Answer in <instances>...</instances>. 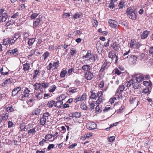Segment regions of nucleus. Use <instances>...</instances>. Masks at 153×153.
Listing matches in <instances>:
<instances>
[{
	"label": "nucleus",
	"instance_id": "obj_1",
	"mask_svg": "<svg viewBox=\"0 0 153 153\" xmlns=\"http://www.w3.org/2000/svg\"><path fill=\"white\" fill-rule=\"evenodd\" d=\"M116 54L117 52L114 50L110 51L108 54V58L111 59L115 64H117L118 59V57Z\"/></svg>",
	"mask_w": 153,
	"mask_h": 153
},
{
	"label": "nucleus",
	"instance_id": "obj_2",
	"mask_svg": "<svg viewBox=\"0 0 153 153\" xmlns=\"http://www.w3.org/2000/svg\"><path fill=\"white\" fill-rule=\"evenodd\" d=\"M18 50L17 48H15L13 49L10 50L8 51L6 53L7 55H9L10 54H13L15 56H16L18 55Z\"/></svg>",
	"mask_w": 153,
	"mask_h": 153
},
{
	"label": "nucleus",
	"instance_id": "obj_3",
	"mask_svg": "<svg viewBox=\"0 0 153 153\" xmlns=\"http://www.w3.org/2000/svg\"><path fill=\"white\" fill-rule=\"evenodd\" d=\"M87 128L90 130H93L97 128V125L94 122H92L88 123L87 126Z\"/></svg>",
	"mask_w": 153,
	"mask_h": 153
},
{
	"label": "nucleus",
	"instance_id": "obj_4",
	"mask_svg": "<svg viewBox=\"0 0 153 153\" xmlns=\"http://www.w3.org/2000/svg\"><path fill=\"white\" fill-rule=\"evenodd\" d=\"M94 76L92 73L90 71L86 72L85 74V77L87 79L91 80L92 78H93Z\"/></svg>",
	"mask_w": 153,
	"mask_h": 153
},
{
	"label": "nucleus",
	"instance_id": "obj_5",
	"mask_svg": "<svg viewBox=\"0 0 153 153\" xmlns=\"http://www.w3.org/2000/svg\"><path fill=\"white\" fill-rule=\"evenodd\" d=\"M111 46L114 51H118L120 48L119 45L116 42H113Z\"/></svg>",
	"mask_w": 153,
	"mask_h": 153
},
{
	"label": "nucleus",
	"instance_id": "obj_6",
	"mask_svg": "<svg viewBox=\"0 0 153 153\" xmlns=\"http://www.w3.org/2000/svg\"><path fill=\"white\" fill-rule=\"evenodd\" d=\"M108 23L110 26L113 28H116L118 24L117 22L115 21L109 19L108 21Z\"/></svg>",
	"mask_w": 153,
	"mask_h": 153
},
{
	"label": "nucleus",
	"instance_id": "obj_7",
	"mask_svg": "<svg viewBox=\"0 0 153 153\" xmlns=\"http://www.w3.org/2000/svg\"><path fill=\"white\" fill-rule=\"evenodd\" d=\"M150 32L147 30L144 31L141 34V39H144L146 38L149 36Z\"/></svg>",
	"mask_w": 153,
	"mask_h": 153
},
{
	"label": "nucleus",
	"instance_id": "obj_8",
	"mask_svg": "<svg viewBox=\"0 0 153 153\" xmlns=\"http://www.w3.org/2000/svg\"><path fill=\"white\" fill-rule=\"evenodd\" d=\"M137 58L138 57H137L135 55H130L127 56V57H126V58L125 59H132V60H133L132 63H133V64H135L137 62Z\"/></svg>",
	"mask_w": 153,
	"mask_h": 153
},
{
	"label": "nucleus",
	"instance_id": "obj_9",
	"mask_svg": "<svg viewBox=\"0 0 153 153\" xmlns=\"http://www.w3.org/2000/svg\"><path fill=\"white\" fill-rule=\"evenodd\" d=\"M134 76L135 77V79L137 82H140L143 80L144 77L142 75L135 74Z\"/></svg>",
	"mask_w": 153,
	"mask_h": 153
},
{
	"label": "nucleus",
	"instance_id": "obj_10",
	"mask_svg": "<svg viewBox=\"0 0 153 153\" xmlns=\"http://www.w3.org/2000/svg\"><path fill=\"white\" fill-rule=\"evenodd\" d=\"M69 116L73 118H79L81 117L82 115L80 113L77 112L71 113L69 114Z\"/></svg>",
	"mask_w": 153,
	"mask_h": 153
},
{
	"label": "nucleus",
	"instance_id": "obj_11",
	"mask_svg": "<svg viewBox=\"0 0 153 153\" xmlns=\"http://www.w3.org/2000/svg\"><path fill=\"white\" fill-rule=\"evenodd\" d=\"M21 88L19 86L16 88H14L12 92V95L14 96L16 95L21 90Z\"/></svg>",
	"mask_w": 153,
	"mask_h": 153
},
{
	"label": "nucleus",
	"instance_id": "obj_12",
	"mask_svg": "<svg viewBox=\"0 0 153 153\" xmlns=\"http://www.w3.org/2000/svg\"><path fill=\"white\" fill-rule=\"evenodd\" d=\"M9 70L6 67H2L0 70V74L3 75H7L8 73Z\"/></svg>",
	"mask_w": 153,
	"mask_h": 153
},
{
	"label": "nucleus",
	"instance_id": "obj_13",
	"mask_svg": "<svg viewBox=\"0 0 153 153\" xmlns=\"http://www.w3.org/2000/svg\"><path fill=\"white\" fill-rule=\"evenodd\" d=\"M30 92V91L29 90L28 88H26L23 92L24 94H21L22 97L24 98L28 97Z\"/></svg>",
	"mask_w": 153,
	"mask_h": 153
},
{
	"label": "nucleus",
	"instance_id": "obj_14",
	"mask_svg": "<svg viewBox=\"0 0 153 153\" xmlns=\"http://www.w3.org/2000/svg\"><path fill=\"white\" fill-rule=\"evenodd\" d=\"M82 69L85 71L88 72L91 69V68L90 65H85L82 66Z\"/></svg>",
	"mask_w": 153,
	"mask_h": 153
},
{
	"label": "nucleus",
	"instance_id": "obj_15",
	"mask_svg": "<svg viewBox=\"0 0 153 153\" xmlns=\"http://www.w3.org/2000/svg\"><path fill=\"white\" fill-rule=\"evenodd\" d=\"M8 17V15L6 13H3L0 16V21L1 22H5Z\"/></svg>",
	"mask_w": 153,
	"mask_h": 153
},
{
	"label": "nucleus",
	"instance_id": "obj_16",
	"mask_svg": "<svg viewBox=\"0 0 153 153\" xmlns=\"http://www.w3.org/2000/svg\"><path fill=\"white\" fill-rule=\"evenodd\" d=\"M137 13L136 11L135 10L131 14L129 15V17L131 19L133 20H135L137 18Z\"/></svg>",
	"mask_w": 153,
	"mask_h": 153
},
{
	"label": "nucleus",
	"instance_id": "obj_17",
	"mask_svg": "<svg viewBox=\"0 0 153 153\" xmlns=\"http://www.w3.org/2000/svg\"><path fill=\"white\" fill-rule=\"evenodd\" d=\"M9 114L8 113L6 112H4L1 116V119L3 120H6L9 117Z\"/></svg>",
	"mask_w": 153,
	"mask_h": 153
},
{
	"label": "nucleus",
	"instance_id": "obj_18",
	"mask_svg": "<svg viewBox=\"0 0 153 153\" xmlns=\"http://www.w3.org/2000/svg\"><path fill=\"white\" fill-rule=\"evenodd\" d=\"M107 63L106 62H104L102 65L100 72H105V70L107 69Z\"/></svg>",
	"mask_w": 153,
	"mask_h": 153
},
{
	"label": "nucleus",
	"instance_id": "obj_19",
	"mask_svg": "<svg viewBox=\"0 0 153 153\" xmlns=\"http://www.w3.org/2000/svg\"><path fill=\"white\" fill-rule=\"evenodd\" d=\"M135 10V8L133 7H129L127 8L126 10V13L129 16L131 14V13Z\"/></svg>",
	"mask_w": 153,
	"mask_h": 153
},
{
	"label": "nucleus",
	"instance_id": "obj_20",
	"mask_svg": "<svg viewBox=\"0 0 153 153\" xmlns=\"http://www.w3.org/2000/svg\"><path fill=\"white\" fill-rule=\"evenodd\" d=\"M40 18L36 19L34 21L33 25V26L36 27L39 24L40 22L41 21Z\"/></svg>",
	"mask_w": 153,
	"mask_h": 153
},
{
	"label": "nucleus",
	"instance_id": "obj_21",
	"mask_svg": "<svg viewBox=\"0 0 153 153\" xmlns=\"http://www.w3.org/2000/svg\"><path fill=\"white\" fill-rule=\"evenodd\" d=\"M63 104V101H57L56 102H55L54 106L58 108H60L62 107V105Z\"/></svg>",
	"mask_w": 153,
	"mask_h": 153
},
{
	"label": "nucleus",
	"instance_id": "obj_22",
	"mask_svg": "<svg viewBox=\"0 0 153 153\" xmlns=\"http://www.w3.org/2000/svg\"><path fill=\"white\" fill-rule=\"evenodd\" d=\"M41 110L39 108H36L33 110L32 112V114L33 115H38L40 113Z\"/></svg>",
	"mask_w": 153,
	"mask_h": 153
},
{
	"label": "nucleus",
	"instance_id": "obj_23",
	"mask_svg": "<svg viewBox=\"0 0 153 153\" xmlns=\"http://www.w3.org/2000/svg\"><path fill=\"white\" fill-rule=\"evenodd\" d=\"M55 101L53 100L49 101L48 102L47 105L49 108H51L53 107L54 105H55Z\"/></svg>",
	"mask_w": 153,
	"mask_h": 153
},
{
	"label": "nucleus",
	"instance_id": "obj_24",
	"mask_svg": "<svg viewBox=\"0 0 153 153\" xmlns=\"http://www.w3.org/2000/svg\"><path fill=\"white\" fill-rule=\"evenodd\" d=\"M125 87V86H124V85H120L119 86V88H118L117 91V92L118 93H119V92L122 93L124 90Z\"/></svg>",
	"mask_w": 153,
	"mask_h": 153
},
{
	"label": "nucleus",
	"instance_id": "obj_25",
	"mask_svg": "<svg viewBox=\"0 0 153 153\" xmlns=\"http://www.w3.org/2000/svg\"><path fill=\"white\" fill-rule=\"evenodd\" d=\"M140 84L139 83V82H133V84L132 86L133 88L135 89H138L140 88Z\"/></svg>",
	"mask_w": 153,
	"mask_h": 153
},
{
	"label": "nucleus",
	"instance_id": "obj_26",
	"mask_svg": "<svg viewBox=\"0 0 153 153\" xmlns=\"http://www.w3.org/2000/svg\"><path fill=\"white\" fill-rule=\"evenodd\" d=\"M50 117V114L48 112H45L43 113V117L46 118V120H47V122H49V121L48 120V118Z\"/></svg>",
	"mask_w": 153,
	"mask_h": 153
},
{
	"label": "nucleus",
	"instance_id": "obj_27",
	"mask_svg": "<svg viewBox=\"0 0 153 153\" xmlns=\"http://www.w3.org/2000/svg\"><path fill=\"white\" fill-rule=\"evenodd\" d=\"M35 41V39L34 38H30L29 39L27 42L29 46L32 45L34 42Z\"/></svg>",
	"mask_w": 153,
	"mask_h": 153
},
{
	"label": "nucleus",
	"instance_id": "obj_28",
	"mask_svg": "<svg viewBox=\"0 0 153 153\" xmlns=\"http://www.w3.org/2000/svg\"><path fill=\"white\" fill-rule=\"evenodd\" d=\"M66 98V96L64 94H62L56 99L57 101H62Z\"/></svg>",
	"mask_w": 153,
	"mask_h": 153
},
{
	"label": "nucleus",
	"instance_id": "obj_29",
	"mask_svg": "<svg viewBox=\"0 0 153 153\" xmlns=\"http://www.w3.org/2000/svg\"><path fill=\"white\" fill-rule=\"evenodd\" d=\"M30 67V65L28 63H27L23 65V69L25 71H26L29 70Z\"/></svg>",
	"mask_w": 153,
	"mask_h": 153
},
{
	"label": "nucleus",
	"instance_id": "obj_30",
	"mask_svg": "<svg viewBox=\"0 0 153 153\" xmlns=\"http://www.w3.org/2000/svg\"><path fill=\"white\" fill-rule=\"evenodd\" d=\"M47 120L44 117H42L40 119V125L42 126L44 125L46 123Z\"/></svg>",
	"mask_w": 153,
	"mask_h": 153
},
{
	"label": "nucleus",
	"instance_id": "obj_31",
	"mask_svg": "<svg viewBox=\"0 0 153 153\" xmlns=\"http://www.w3.org/2000/svg\"><path fill=\"white\" fill-rule=\"evenodd\" d=\"M95 57L94 55H93L89 59H86V61H90V62H94L95 61Z\"/></svg>",
	"mask_w": 153,
	"mask_h": 153
},
{
	"label": "nucleus",
	"instance_id": "obj_32",
	"mask_svg": "<svg viewBox=\"0 0 153 153\" xmlns=\"http://www.w3.org/2000/svg\"><path fill=\"white\" fill-rule=\"evenodd\" d=\"M56 88V86L55 85H53L51 86L49 89V91L50 92H53Z\"/></svg>",
	"mask_w": 153,
	"mask_h": 153
},
{
	"label": "nucleus",
	"instance_id": "obj_33",
	"mask_svg": "<svg viewBox=\"0 0 153 153\" xmlns=\"http://www.w3.org/2000/svg\"><path fill=\"white\" fill-rule=\"evenodd\" d=\"M91 55V52L90 51H88L86 55L82 56V59L89 58Z\"/></svg>",
	"mask_w": 153,
	"mask_h": 153
},
{
	"label": "nucleus",
	"instance_id": "obj_34",
	"mask_svg": "<svg viewBox=\"0 0 153 153\" xmlns=\"http://www.w3.org/2000/svg\"><path fill=\"white\" fill-rule=\"evenodd\" d=\"M8 44H9V39H4L2 45H6Z\"/></svg>",
	"mask_w": 153,
	"mask_h": 153
},
{
	"label": "nucleus",
	"instance_id": "obj_35",
	"mask_svg": "<svg viewBox=\"0 0 153 153\" xmlns=\"http://www.w3.org/2000/svg\"><path fill=\"white\" fill-rule=\"evenodd\" d=\"M115 96L117 97V98L118 99H122L123 97L122 93L119 92V93H117V92L116 91V92Z\"/></svg>",
	"mask_w": 153,
	"mask_h": 153
},
{
	"label": "nucleus",
	"instance_id": "obj_36",
	"mask_svg": "<svg viewBox=\"0 0 153 153\" xmlns=\"http://www.w3.org/2000/svg\"><path fill=\"white\" fill-rule=\"evenodd\" d=\"M70 53L71 56H73L76 53V50L74 48H72L70 49Z\"/></svg>",
	"mask_w": 153,
	"mask_h": 153
},
{
	"label": "nucleus",
	"instance_id": "obj_37",
	"mask_svg": "<svg viewBox=\"0 0 153 153\" xmlns=\"http://www.w3.org/2000/svg\"><path fill=\"white\" fill-rule=\"evenodd\" d=\"M134 82V80L133 79H131L129 81H128L127 84L126 85L127 87H130L131 85L132 86L133 82Z\"/></svg>",
	"mask_w": 153,
	"mask_h": 153
},
{
	"label": "nucleus",
	"instance_id": "obj_38",
	"mask_svg": "<svg viewBox=\"0 0 153 153\" xmlns=\"http://www.w3.org/2000/svg\"><path fill=\"white\" fill-rule=\"evenodd\" d=\"M50 55V53L48 51H46L43 55L44 59L45 60L46 58Z\"/></svg>",
	"mask_w": 153,
	"mask_h": 153
},
{
	"label": "nucleus",
	"instance_id": "obj_39",
	"mask_svg": "<svg viewBox=\"0 0 153 153\" xmlns=\"http://www.w3.org/2000/svg\"><path fill=\"white\" fill-rule=\"evenodd\" d=\"M40 72L39 71L36 70L34 71L33 79H34L38 75H39Z\"/></svg>",
	"mask_w": 153,
	"mask_h": 153
},
{
	"label": "nucleus",
	"instance_id": "obj_40",
	"mask_svg": "<svg viewBox=\"0 0 153 153\" xmlns=\"http://www.w3.org/2000/svg\"><path fill=\"white\" fill-rule=\"evenodd\" d=\"M79 91V88H74V89L70 90L69 91V93L70 94H71V93H73L76 92L77 91Z\"/></svg>",
	"mask_w": 153,
	"mask_h": 153
},
{
	"label": "nucleus",
	"instance_id": "obj_41",
	"mask_svg": "<svg viewBox=\"0 0 153 153\" xmlns=\"http://www.w3.org/2000/svg\"><path fill=\"white\" fill-rule=\"evenodd\" d=\"M80 16L81 14L77 12L74 14V15L73 16L74 19V20H75L77 18H80Z\"/></svg>",
	"mask_w": 153,
	"mask_h": 153
},
{
	"label": "nucleus",
	"instance_id": "obj_42",
	"mask_svg": "<svg viewBox=\"0 0 153 153\" xmlns=\"http://www.w3.org/2000/svg\"><path fill=\"white\" fill-rule=\"evenodd\" d=\"M35 129L36 128H34L32 129H30L28 131V133L29 134H35L36 132Z\"/></svg>",
	"mask_w": 153,
	"mask_h": 153
},
{
	"label": "nucleus",
	"instance_id": "obj_43",
	"mask_svg": "<svg viewBox=\"0 0 153 153\" xmlns=\"http://www.w3.org/2000/svg\"><path fill=\"white\" fill-rule=\"evenodd\" d=\"M42 87L45 88H46L49 86V83L48 82H43L42 84Z\"/></svg>",
	"mask_w": 153,
	"mask_h": 153
},
{
	"label": "nucleus",
	"instance_id": "obj_44",
	"mask_svg": "<svg viewBox=\"0 0 153 153\" xmlns=\"http://www.w3.org/2000/svg\"><path fill=\"white\" fill-rule=\"evenodd\" d=\"M41 84L40 83H36L34 85V87L35 90L39 89L41 86Z\"/></svg>",
	"mask_w": 153,
	"mask_h": 153
},
{
	"label": "nucleus",
	"instance_id": "obj_45",
	"mask_svg": "<svg viewBox=\"0 0 153 153\" xmlns=\"http://www.w3.org/2000/svg\"><path fill=\"white\" fill-rule=\"evenodd\" d=\"M67 71L66 70H63L60 73V76L61 77H64L65 74H67Z\"/></svg>",
	"mask_w": 153,
	"mask_h": 153
},
{
	"label": "nucleus",
	"instance_id": "obj_46",
	"mask_svg": "<svg viewBox=\"0 0 153 153\" xmlns=\"http://www.w3.org/2000/svg\"><path fill=\"white\" fill-rule=\"evenodd\" d=\"M6 110L7 112H9L13 111H14V109L13 108L12 106L11 105L7 107V108Z\"/></svg>",
	"mask_w": 153,
	"mask_h": 153
},
{
	"label": "nucleus",
	"instance_id": "obj_47",
	"mask_svg": "<svg viewBox=\"0 0 153 153\" xmlns=\"http://www.w3.org/2000/svg\"><path fill=\"white\" fill-rule=\"evenodd\" d=\"M86 97V94L85 93H83L82 95L81 96V97H80V100L81 101H82L84 100H85V98Z\"/></svg>",
	"mask_w": 153,
	"mask_h": 153
},
{
	"label": "nucleus",
	"instance_id": "obj_48",
	"mask_svg": "<svg viewBox=\"0 0 153 153\" xmlns=\"http://www.w3.org/2000/svg\"><path fill=\"white\" fill-rule=\"evenodd\" d=\"M145 57V55L144 53H141L138 56V58L141 60L144 59Z\"/></svg>",
	"mask_w": 153,
	"mask_h": 153
},
{
	"label": "nucleus",
	"instance_id": "obj_49",
	"mask_svg": "<svg viewBox=\"0 0 153 153\" xmlns=\"http://www.w3.org/2000/svg\"><path fill=\"white\" fill-rule=\"evenodd\" d=\"M91 95L90 98L92 99H96L97 98V96L95 94V93L93 91L91 92Z\"/></svg>",
	"mask_w": 153,
	"mask_h": 153
},
{
	"label": "nucleus",
	"instance_id": "obj_50",
	"mask_svg": "<svg viewBox=\"0 0 153 153\" xmlns=\"http://www.w3.org/2000/svg\"><path fill=\"white\" fill-rule=\"evenodd\" d=\"M124 1H121L120 2L118 5L119 9L123 8L124 6Z\"/></svg>",
	"mask_w": 153,
	"mask_h": 153
},
{
	"label": "nucleus",
	"instance_id": "obj_51",
	"mask_svg": "<svg viewBox=\"0 0 153 153\" xmlns=\"http://www.w3.org/2000/svg\"><path fill=\"white\" fill-rule=\"evenodd\" d=\"M149 54L153 57V46L151 47L149 50Z\"/></svg>",
	"mask_w": 153,
	"mask_h": 153
},
{
	"label": "nucleus",
	"instance_id": "obj_52",
	"mask_svg": "<svg viewBox=\"0 0 153 153\" xmlns=\"http://www.w3.org/2000/svg\"><path fill=\"white\" fill-rule=\"evenodd\" d=\"M59 63V62L58 61H57L56 62H53V66L55 67V68H57L58 66Z\"/></svg>",
	"mask_w": 153,
	"mask_h": 153
},
{
	"label": "nucleus",
	"instance_id": "obj_53",
	"mask_svg": "<svg viewBox=\"0 0 153 153\" xmlns=\"http://www.w3.org/2000/svg\"><path fill=\"white\" fill-rule=\"evenodd\" d=\"M35 96L39 100L41 99L42 97V94L40 93H36L35 95Z\"/></svg>",
	"mask_w": 153,
	"mask_h": 153
},
{
	"label": "nucleus",
	"instance_id": "obj_54",
	"mask_svg": "<svg viewBox=\"0 0 153 153\" xmlns=\"http://www.w3.org/2000/svg\"><path fill=\"white\" fill-rule=\"evenodd\" d=\"M25 125L24 124H21L20 126V130L21 131H23L25 130Z\"/></svg>",
	"mask_w": 153,
	"mask_h": 153
},
{
	"label": "nucleus",
	"instance_id": "obj_55",
	"mask_svg": "<svg viewBox=\"0 0 153 153\" xmlns=\"http://www.w3.org/2000/svg\"><path fill=\"white\" fill-rule=\"evenodd\" d=\"M53 135L51 134H48L46 135L45 137V138L46 139H51Z\"/></svg>",
	"mask_w": 153,
	"mask_h": 153
},
{
	"label": "nucleus",
	"instance_id": "obj_56",
	"mask_svg": "<svg viewBox=\"0 0 153 153\" xmlns=\"http://www.w3.org/2000/svg\"><path fill=\"white\" fill-rule=\"evenodd\" d=\"M39 14L34 13L33 14L30 16V18L31 19H33L37 17L39 15Z\"/></svg>",
	"mask_w": 153,
	"mask_h": 153
},
{
	"label": "nucleus",
	"instance_id": "obj_57",
	"mask_svg": "<svg viewBox=\"0 0 153 153\" xmlns=\"http://www.w3.org/2000/svg\"><path fill=\"white\" fill-rule=\"evenodd\" d=\"M110 42V39L108 38V39L107 42H105L104 43V46L106 47H107L109 45Z\"/></svg>",
	"mask_w": 153,
	"mask_h": 153
},
{
	"label": "nucleus",
	"instance_id": "obj_58",
	"mask_svg": "<svg viewBox=\"0 0 153 153\" xmlns=\"http://www.w3.org/2000/svg\"><path fill=\"white\" fill-rule=\"evenodd\" d=\"M115 7V5L114 3L110 2L109 4V7L110 9H112Z\"/></svg>",
	"mask_w": 153,
	"mask_h": 153
},
{
	"label": "nucleus",
	"instance_id": "obj_59",
	"mask_svg": "<svg viewBox=\"0 0 153 153\" xmlns=\"http://www.w3.org/2000/svg\"><path fill=\"white\" fill-rule=\"evenodd\" d=\"M115 137L114 136L110 137L108 139V141L111 142H113L115 139Z\"/></svg>",
	"mask_w": 153,
	"mask_h": 153
},
{
	"label": "nucleus",
	"instance_id": "obj_60",
	"mask_svg": "<svg viewBox=\"0 0 153 153\" xmlns=\"http://www.w3.org/2000/svg\"><path fill=\"white\" fill-rule=\"evenodd\" d=\"M143 83L145 86H148L150 85V83L149 81H143Z\"/></svg>",
	"mask_w": 153,
	"mask_h": 153
},
{
	"label": "nucleus",
	"instance_id": "obj_61",
	"mask_svg": "<svg viewBox=\"0 0 153 153\" xmlns=\"http://www.w3.org/2000/svg\"><path fill=\"white\" fill-rule=\"evenodd\" d=\"M33 101V99H29L27 101V103L29 105L31 106L32 105H33V104H32V102Z\"/></svg>",
	"mask_w": 153,
	"mask_h": 153
},
{
	"label": "nucleus",
	"instance_id": "obj_62",
	"mask_svg": "<svg viewBox=\"0 0 153 153\" xmlns=\"http://www.w3.org/2000/svg\"><path fill=\"white\" fill-rule=\"evenodd\" d=\"M53 67V64L51 63H50L47 66V69L49 70L51 69Z\"/></svg>",
	"mask_w": 153,
	"mask_h": 153
},
{
	"label": "nucleus",
	"instance_id": "obj_63",
	"mask_svg": "<svg viewBox=\"0 0 153 153\" xmlns=\"http://www.w3.org/2000/svg\"><path fill=\"white\" fill-rule=\"evenodd\" d=\"M137 97H134V98H130V102L131 104H133L135 101Z\"/></svg>",
	"mask_w": 153,
	"mask_h": 153
},
{
	"label": "nucleus",
	"instance_id": "obj_64",
	"mask_svg": "<svg viewBox=\"0 0 153 153\" xmlns=\"http://www.w3.org/2000/svg\"><path fill=\"white\" fill-rule=\"evenodd\" d=\"M115 74L118 75H119L122 74V72L120 71L118 69H117L115 70Z\"/></svg>",
	"mask_w": 153,
	"mask_h": 153
}]
</instances>
